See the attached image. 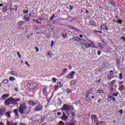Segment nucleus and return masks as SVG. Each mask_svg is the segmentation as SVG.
I'll return each mask as SVG.
<instances>
[{
	"label": "nucleus",
	"instance_id": "obj_1",
	"mask_svg": "<svg viewBox=\"0 0 125 125\" xmlns=\"http://www.w3.org/2000/svg\"><path fill=\"white\" fill-rule=\"evenodd\" d=\"M19 112L22 115L27 114V107L25 104L23 103L20 105L19 107Z\"/></svg>",
	"mask_w": 125,
	"mask_h": 125
},
{
	"label": "nucleus",
	"instance_id": "obj_2",
	"mask_svg": "<svg viewBox=\"0 0 125 125\" xmlns=\"http://www.w3.org/2000/svg\"><path fill=\"white\" fill-rule=\"evenodd\" d=\"M37 83H28L27 84V87L29 89H35L37 87Z\"/></svg>",
	"mask_w": 125,
	"mask_h": 125
},
{
	"label": "nucleus",
	"instance_id": "obj_3",
	"mask_svg": "<svg viewBox=\"0 0 125 125\" xmlns=\"http://www.w3.org/2000/svg\"><path fill=\"white\" fill-rule=\"evenodd\" d=\"M62 110V111H70L71 106H70V105L64 104L63 105Z\"/></svg>",
	"mask_w": 125,
	"mask_h": 125
},
{
	"label": "nucleus",
	"instance_id": "obj_4",
	"mask_svg": "<svg viewBox=\"0 0 125 125\" xmlns=\"http://www.w3.org/2000/svg\"><path fill=\"white\" fill-rule=\"evenodd\" d=\"M92 90H93L92 88H90V89L87 90L86 92L85 96H87V97H91V95L93 94Z\"/></svg>",
	"mask_w": 125,
	"mask_h": 125
},
{
	"label": "nucleus",
	"instance_id": "obj_5",
	"mask_svg": "<svg viewBox=\"0 0 125 125\" xmlns=\"http://www.w3.org/2000/svg\"><path fill=\"white\" fill-rule=\"evenodd\" d=\"M75 74H76V72L75 71L71 72L69 74H68L66 76V78L67 79H74V76L75 75Z\"/></svg>",
	"mask_w": 125,
	"mask_h": 125
},
{
	"label": "nucleus",
	"instance_id": "obj_6",
	"mask_svg": "<svg viewBox=\"0 0 125 125\" xmlns=\"http://www.w3.org/2000/svg\"><path fill=\"white\" fill-rule=\"evenodd\" d=\"M42 110V106L41 105H37L35 108V112H40Z\"/></svg>",
	"mask_w": 125,
	"mask_h": 125
},
{
	"label": "nucleus",
	"instance_id": "obj_7",
	"mask_svg": "<svg viewBox=\"0 0 125 125\" xmlns=\"http://www.w3.org/2000/svg\"><path fill=\"white\" fill-rule=\"evenodd\" d=\"M6 112V108L4 107L0 108V117L3 116V114Z\"/></svg>",
	"mask_w": 125,
	"mask_h": 125
},
{
	"label": "nucleus",
	"instance_id": "obj_8",
	"mask_svg": "<svg viewBox=\"0 0 125 125\" xmlns=\"http://www.w3.org/2000/svg\"><path fill=\"white\" fill-rule=\"evenodd\" d=\"M68 119V116H67L66 114H65V113H63L62 116V121H67Z\"/></svg>",
	"mask_w": 125,
	"mask_h": 125
},
{
	"label": "nucleus",
	"instance_id": "obj_9",
	"mask_svg": "<svg viewBox=\"0 0 125 125\" xmlns=\"http://www.w3.org/2000/svg\"><path fill=\"white\" fill-rule=\"evenodd\" d=\"M11 104V101L10 98L4 101V105H6V106H9Z\"/></svg>",
	"mask_w": 125,
	"mask_h": 125
},
{
	"label": "nucleus",
	"instance_id": "obj_10",
	"mask_svg": "<svg viewBox=\"0 0 125 125\" xmlns=\"http://www.w3.org/2000/svg\"><path fill=\"white\" fill-rule=\"evenodd\" d=\"M13 113H14L15 116H16V117H17V118H19V114H18V109H14L13 110Z\"/></svg>",
	"mask_w": 125,
	"mask_h": 125
},
{
	"label": "nucleus",
	"instance_id": "obj_11",
	"mask_svg": "<svg viewBox=\"0 0 125 125\" xmlns=\"http://www.w3.org/2000/svg\"><path fill=\"white\" fill-rule=\"evenodd\" d=\"M7 97H9V95H8V94H5L1 96V100H4V99L7 98Z\"/></svg>",
	"mask_w": 125,
	"mask_h": 125
},
{
	"label": "nucleus",
	"instance_id": "obj_12",
	"mask_svg": "<svg viewBox=\"0 0 125 125\" xmlns=\"http://www.w3.org/2000/svg\"><path fill=\"white\" fill-rule=\"evenodd\" d=\"M10 99H11V104H17V103H16V99H14L12 97H11Z\"/></svg>",
	"mask_w": 125,
	"mask_h": 125
},
{
	"label": "nucleus",
	"instance_id": "obj_13",
	"mask_svg": "<svg viewBox=\"0 0 125 125\" xmlns=\"http://www.w3.org/2000/svg\"><path fill=\"white\" fill-rule=\"evenodd\" d=\"M85 100L87 102V103L91 102V99H90V97H87L85 96Z\"/></svg>",
	"mask_w": 125,
	"mask_h": 125
},
{
	"label": "nucleus",
	"instance_id": "obj_14",
	"mask_svg": "<svg viewBox=\"0 0 125 125\" xmlns=\"http://www.w3.org/2000/svg\"><path fill=\"white\" fill-rule=\"evenodd\" d=\"M114 74L113 73L109 74L107 76L108 80H112L114 77Z\"/></svg>",
	"mask_w": 125,
	"mask_h": 125
},
{
	"label": "nucleus",
	"instance_id": "obj_15",
	"mask_svg": "<svg viewBox=\"0 0 125 125\" xmlns=\"http://www.w3.org/2000/svg\"><path fill=\"white\" fill-rule=\"evenodd\" d=\"M43 95H44L45 96H47V92L46 91V87H44L43 88Z\"/></svg>",
	"mask_w": 125,
	"mask_h": 125
},
{
	"label": "nucleus",
	"instance_id": "obj_16",
	"mask_svg": "<svg viewBox=\"0 0 125 125\" xmlns=\"http://www.w3.org/2000/svg\"><path fill=\"white\" fill-rule=\"evenodd\" d=\"M28 15H25L24 16V18L23 19V20H24V19H25V21H27L28 22H29V21H30V18L28 16Z\"/></svg>",
	"mask_w": 125,
	"mask_h": 125
},
{
	"label": "nucleus",
	"instance_id": "obj_17",
	"mask_svg": "<svg viewBox=\"0 0 125 125\" xmlns=\"http://www.w3.org/2000/svg\"><path fill=\"white\" fill-rule=\"evenodd\" d=\"M28 104H29V105H30V106H35L36 105V104L35 102L32 101H29L28 102Z\"/></svg>",
	"mask_w": 125,
	"mask_h": 125
},
{
	"label": "nucleus",
	"instance_id": "obj_18",
	"mask_svg": "<svg viewBox=\"0 0 125 125\" xmlns=\"http://www.w3.org/2000/svg\"><path fill=\"white\" fill-rule=\"evenodd\" d=\"M125 88V85L119 86V90H120V91H123V90H124Z\"/></svg>",
	"mask_w": 125,
	"mask_h": 125
},
{
	"label": "nucleus",
	"instance_id": "obj_19",
	"mask_svg": "<svg viewBox=\"0 0 125 125\" xmlns=\"http://www.w3.org/2000/svg\"><path fill=\"white\" fill-rule=\"evenodd\" d=\"M83 39H81L79 37H74L73 38V41H75V42H80V41H82Z\"/></svg>",
	"mask_w": 125,
	"mask_h": 125
},
{
	"label": "nucleus",
	"instance_id": "obj_20",
	"mask_svg": "<svg viewBox=\"0 0 125 125\" xmlns=\"http://www.w3.org/2000/svg\"><path fill=\"white\" fill-rule=\"evenodd\" d=\"M11 113V112H10V111H8V112H6L5 114L6 117H7V118H10L11 117L10 116Z\"/></svg>",
	"mask_w": 125,
	"mask_h": 125
},
{
	"label": "nucleus",
	"instance_id": "obj_21",
	"mask_svg": "<svg viewBox=\"0 0 125 125\" xmlns=\"http://www.w3.org/2000/svg\"><path fill=\"white\" fill-rule=\"evenodd\" d=\"M61 86H62L61 83H59L57 85V87H55V89H58V88L61 87Z\"/></svg>",
	"mask_w": 125,
	"mask_h": 125
},
{
	"label": "nucleus",
	"instance_id": "obj_22",
	"mask_svg": "<svg viewBox=\"0 0 125 125\" xmlns=\"http://www.w3.org/2000/svg\"><path fill=\"white\" fill-rule=\"evenodd\" d=\"M83 45H84V46H85V47H86V48H88V47H90L91 46V44L88 43L87 44L86 43H84Z\"/></svg>",
	"mask_w": 125,
	"mask_h": 125
},
{
	"label": "nucleus",
	"instance_id": "obj_23",
	"mask_svg": "<svg viewBox=\"0 0 125 125\" xmlns=\"http://www.w3.org/2000/svg\"><path fill=\"white\" fill-rule=\"evenodd\" d=\"M8 80L7 79H4L1 83H3V84H6L8 83Z\"/></svg>",
	"mask_w": 125,
	"mask_h": 125
},
{
	"label": "nucleus",
	"instance_id": "obj_24",
	"mask_svg": "<svg viewBox=\"0 0 125 125\" xmlns=\"http://www.w3.org/2000/svg\"><path fill=\"white\" fill-rule=\"evenodd\" d=\"M7 10V7L4 6L3 8V10H2V12H3V13H5Z\"/></svg>",
	"mask_w": 125,
	"mask_h": 125
},
{
	"label": "nucleus",
	"instance_id": "obj_25",
	"mask_svg": "<svg viewBox=\"0 0 125 125\" xmlns=\"http://www.w3.org/2000/svg\"><path fill=\"white\" fill-rule=\"evenodd\" d=\"M116 63H117L118 66H120V65L121 64V60H120V59H116Z\"/></svg>",
	"mask_w": 125,
	"mask_h": 125
},
{
	"label": "nucleus",
	"instance_id": "obj_26",
	"mask_svg": "<svg viewBox=\"0 0 125 125\" xmlns=\"http://www.w3.org/2000/svg\"><path fill=\"white\" fill-rule=\"evenodd\" d=\"M116 82V80H114L112 81H111L110 83V84L111 86H113V85H114V83H115Z\"/></svg>",
	"mask_w": 125,
	"mask_h": 125
},
{
	"label": "nucleus",
	"instance_id": "obj_27",
	"mask_svg": "<svg viewBox=\"0 0 125 125\" xmlns=\"http://www.w3.org/2000/svg\"><path fill=\"white\" fill-rule=\"evenodd\" d=\"M98 46L100 47V48H102V49L104 48V46L102 45V43L100 42H98Z\"/></svg>",
	"mask_w": 125,
	"mask_h": 125
},
{
	"label": "nucleus",
	"instance_id": "obj_28",
	"mask_svg": "<svg viewBox=\"0 0 125 125\" xmlns=\"http://www.w3.org/2000/svg\"><path fill=\"white\" fill-rule=\"evenodd\" d=\"M91 118L92 119V120H97V117L94 114L91 116Z\"/></svg>",
	"mask_w": 125,
	"mask_h": 125
},
{
	"label": "nucleus",
	"instance_id": "obj_29",
	"mask_svg": "<svg viewBox=\"0 0 125 125\" xmlns=\"http://www.w3.org/2000/svg\"><path fill=\"white\" fill-rule=\"evenodd\" d=\"M62 36L63 38V39H66L67 38V33H65L64 34L62 33Z\"/></svg>",
	"mask_w": 125,
	"mask_h": 125
},
{
	"label": "nucleus",
	"instance_id": "obj_30",
	"mask_svg": "<svg viewBox=\"0 0 125 125\" xmlns=\"http://www.w3.org/2000/svg\"><path fill=\"white\" fill-rule=\"evenodd\" d=\"M98 93H104V91L103 89H100L97 90Z\"/></svg>",
	"mask_w": 125,
	"mask_h": 125
},
{
	"label": "nucleus",
	"instance_id": "obj_31",
	"mask_svg": "<svg viewBox=\"0 0 125 125\" xmlns=\"http://www.w3.org/2000/svg\"><path fill=\"white\" fill-rule=\"evenodd\" d=\"M109 4H111V6H115V3L113 0H110L109 1Z\"/></svg>",
	"mask_w": 125,
	"mask_h": 125
},
{
	"label": "nucleus",
	"instance_id": "obj_32",
	"mask_svg": "<svg viewBox=\"0 0 125 125\" xmlns=\"http://www.w3.org/2000/svg\"><path fill=\"white\" fill-rule=\"evenodd\" d=\"M12 121H7L6 122V125H12Z\"/></svg>",
	"mask_w": 125,
	"mask_h": 125
},
{
	"label": "nucleus",
	"instance_id": "obj_33",
	"mask_svg": "<svg viewBox=\"0 0 125 125\" xmlns=\"http://www.w3.org/2000/svg\"><path fill=\"white\" fill-rule=\"evenodd\" d=\"M123 74H122V73H120L119 74V80H123Z\"/></svg>",
	"mask_w": 125,
	"mask_h": 125
},
{
	"label": "nucleus",
	"instance_id": "obj_34",
	"mask_svg": "<svg viewBox=\"0 0 125 125\" xmlns=\"http://www.w3.org/2000/svg\"><path fill=\"white\" fill-rule=\"evenodd\" d=\"M58 125H65V123H64L63 121H61L59 122Z\"/></svg>",
	"mask_w": 125,
	"mask_h": 125
},
{
	"label": "nucleus",
	"instance_id": "obj_35",
	"mask_svg": "<svg viewBox=\"0 0 125 125\" xmlns=\"http://www.w3.org/2000/svg\"><path fill=\"white\" fill-rule=\"evenodd\" d=\"M75 83H76V81H75L74 80H72V81H71V82L70 83V85H74V84H75Z\"/></svg>",
	"mask_w": 125,
	"mask_h": 125
},
{
	"label": "nucleus",
	"instance_id": "obj_36",
	"mask_svg": "<svg viewBox=\"0 0 125 125\" xmlns=\"http://www.w3.org/2000/svg\"><path fill=\"white\" fill-rule=\"evenodd\" d=\"M108 98H111L113 97V94L112 93H109V95L107 96Z\"/></svg>",
	"mask_w": 125,
	"mask_h": 125
},
{
	"label": "nucleus",
	"instance_id": "obj_37",
	"mask_svg": "<svg viewBox=\"0 0 125 125\" xmlns=\"http://www.w3.org/2000/svg\"><path fill=\"white\" fill-rule=\"evenodd\" d=\"M54 17H55V15L53 14L52 15L51 17L50 18V20H53V19H54Z\"/></svg>",
	"mask_w": 125,
	"mask_h": 125
},
{
	"label": "nucleus",
	"instance_id": "obj_38",
	"mask_svg": "<svg viewBox=\"0 0 125 125\" xmlns=\"http://www.w3.org/2000/svg\"><path fill=\"white\" fill-rule=\"evenodd\" d=\"M15 78H14V77H11L9 78V80L11 81V82L15 81Z\"/></svg>",
	"mask_w": 125,
	"mask_h": 125
},
{
	"label": "nucleus",
	"instance_id": "obj_39",
	"mask_svg": "<svg viewBox=\"0 0 125 125\" xmlns=\"http://www.w3.org/2000/svg\"><path fill=\"white\" fill-rule=\"evenodd\" d=\"M116 23H119V24H122L123 23V21L121 20H119V21H116Z\"/></svg>",
	"mask_w": 125,
	"mask_h": 125
},
{
	"label": "nucleus",
	"instance_id": "obj_40",
	"mask_svg": "<svg viewBox=\"0 0 125 125\" xmlns=\"http://www.w3.org/2000/svg\"><path fill=\"white\" fill-rule=\"evenodd\" d=\"M66 91L67 93H72V90H71V89H67Z\"/></svg>",
	"mask_w": 125,
	"mask_h": 125
},
{
	"label": "nucleus",
	"instance_id": "obj_41",
	"mask_svg": "<svg viewBox=\"0 0 125 125\" xmlns=\"http://www.w3.org/2000/svg\"><path fill=\"white\" fill-rule=\"evenodd\" d=\"M119 94L118 92L115 93H113V94H112V96H114L115 97H117V96H118V94Z\"/></svg>",
	"mask_w": 125,
	"mask_h": 125
},
{
	"label": "nucleus",
	"instance_id": "obj_42",
	"mask_svg": "<svg viewBox=\"0 0 125 125\" xmlns=\"http://www.w3.org/2000/svg\"><path fill=\"white\" fill-rule=\"evenodd\" d=\"M68 70V69L67 68H64L63 69V72H62V74L64 75L65 74V73H66V72Z\"/></svg>",
	"mask_w": 125,
	"mask_h": 125
},
{
	"label": "nucleus",
	"instance_id": "obj_43",
	"mask_svg": "<svg viewBox=\"0 0 125 125\" xmlns=\"http://www.w3.org/2000/svg\"><path fill=\"white\" fill-rule=\"evenodd\" d=\"M102 101H103V97H102V99H99V100L98 101V102L100 104V102Z\"/></svg>",
	"mask_w": 125,
	"mask_h": 125
},
{
	"label": "nucleus",
	"instance_id": "obj_44",
	"mask_svg": "<svg viewBox=\"0 0 125 125\" xmlns=\"http://www.w3.org/2000/svg\"><path fill=\"white\" fill-rule=\"evenodd\" d=\"M10 74L12 76H14V75H15V72H14V71H11Z\"/></svg>",
	"mask_w": 125,
	"mask_h": 125
},
{
	"label": "nucleus",
	"instance_id": "obj_45",
	"mask_svg": "<svg viewBox=\"0 0 125 125\" xmlns=\"http://www.w3.org/2000/svg\"><path fill=\"white\" fill-rule=\"evenodd\" d=\"M123 84H124V81H121L119 83V85L121 86L123 85Z\"/></svg>",
	"mask_w": 125,
	"mask_h": 125
},
{
	"label": "nucleus",
	"instance_id": "obj_46",
	"mask_svg": "<svg viewBox=\"0 0 125 125\" xmlns=\"http://www.w3.org/2000/svg\"><path fill=\"white\" fill-rule=\"evenodd\" d=\"M52 81L54 83H56V81H57V79L55 78H52Z\"/></svg>",
	"mask_w": 125,
	"mask_h": 125
},
{
	"label": "nucleus",
	"instance_id": "obj_47",
	"mask_svg": "<svg viewBox=\"0 0 125 125\" xmlns=\"http://www.w3.org/2000/svg\"><path fill=\"white\" fill-rule=\"evenodd\" d=\"M110 91H113V90H114V88H113V86H110Z\"/></svg>",
	"mask_w": 125,
	"mask_h": 125
},
{
	"label": "nucleus",
	"instance_id": "obj_48",
	"mask_svg": "<svg viewBox=\"0 0 125 125\" xmlns=\"http://www.w3.org/2000/svg\"><path fill=\"white\" fill-rule=\"evenodd\" d=\"M66 125H75V123L72 122V123H68Z\"/></svg>",
	"mask_w": 125,
	"mask_h": 125
},
{
	"label": "nucleus",
	"instance_id": "obj_49",
	"mask_svg": "<svg viewBox=\"0 0 125 125\" xmlns=\"http://www.w3.org/2000/svg\"><path fill=\"white\" fill-rule=\"evenodd\" d=\"M51 47H52L53 46V44H54V41H52L51 42Z\"/></svg>",
	"mask_w": 125,
	"mask_h": 125
},
{
	"label": "nucleus",
	"instance_id": "obj_50",
	"mask_svg": "<svg viewBox=\"0 0 125 125\" xmlns=\"http://www.w3.org/2000/svg\"><path fill=\"white\" fill-rule=\"evenodd\" d=\"M15 91H16V92H19V90H18V87H15Z\"/></svg>",
	"mask_w": 125,
	"mask_h": 125
},
{
	"label": "nucleus",
	"instance_id": "obj_51",
	"mask_svg": "<svg viewBox=\"0 0 125 125\" xmlns=\"http://www.w3.org/2000/svg\"><path fill=\"white\" fill-rule=\"evenodd\" d=\"M47 53L49 56H50V55H51V52L50 51H48Z\"/></svg>",
	"mask_w": 125,
	"mask_h": 125
},
{
	"label": "nucleus",
	"instance_id": "obj_52",
	"mask_svg": "<svg viewBox=\"0 0 125 125\" xmlns=\"http://www.w3.org/2000/svg\"><path fill=\"white\" fill-rule=\"evenodd\" d=\"M19 58H21V55H20V53H19V52H17Z\"/></svg>",
	"mask_w": 125,
	"mask_h": 125
},
{
	"label": "nucleus",
	"instance_id": "obj_53",
	"mask_svg": "<svg viewBox=\"0 0 125 125\" xmlns=\"http://www.w3.org/2000/svg\"><path fill=\"white\" fill-rule=\"evenodd\" d=\"M28 12H29V11H28V10H27V11L24 10L23 11V13H24V14H26V13H28Z\"/></svg>",
	"mask_w": 125,
	"mask_h": 125
},
{
	"label": "nucleus",
	"instance_id": "obj_54",
	"mask_svg": "<svg viewBox=\"0 0 125 125\" xmlns=\"http://www.w3.org/2000/svg\"><path fill=\"white\" fill-rule=\"evenodd\" d=\"M71 29H72V30H75V31L77 30V28H76V27H75L74 26H72L71 27Z\"/></svg>",
	"mask_w": 125,
	"mask_h": 125
},
{
	"label": "nucleus",
	"instance_id": "obj_55",
	"mask_svg": "<svg viewBox=\"0 0 125 125\" xmlns=\"http://www.w3.org/2000/svg\"><path fill=\"white\" fill-rule=\"evenodd\" d=\"M19 125H27V124H25L24 123H19Z\"/></svg>",
	"mask_w": 125,
	"mask_h": 125
},
{
	"label": "nucleus",
	"instance_id": "obj_56",
	"mask_svg": "<svg viewBox=\"0 0 125 125\" xmlns=\"http://www.w3.org/2000/svg\"><path fill=\"white\" fill-rule=\"evenodd\" d=\"M17 122H12V125H17Z\"/></svg>",
	"mask_w": 125,
	"mask_h": 125
},
{
	"label": "nucleus",
	"instance_id": "obj_57",
	"mask_svg": "<svg viewBox=\"0 0 125 125\" xmlns=\"http://www.w3.org/2000/svg\"><path fill=\"white\" fill-rule=\"evenodd\" d=\"M111 99L113 100V102H115V101H116V99L115 98V97H112L111 98Z\"/></svg>",
	"mask_w": 125,
	"mask_h": 125
},
{
	"label": "nucleus",
	"instance_id": "obj_58",
	"mask_svg": "<svg viewBox=\"0 0 125 125\" xmlns=\"http://www.w3.org/2000/svg\"><path fill=\"white\" fill-rule=\"evenodd\" d=\"M101 123H102V121H101V122H98L97 123L96 125H101Z\"/></svg>",
	"mask_w": 125,
	"mask_h": 125
},
{
	"label": "nucleus",
	"instance_id": "obj_59",
	"mask_svg": "<svg viewBox=\"0 0 125 125\" xmlns=\"http://www.w3.org/2000/svg\"><path fill=\"white\" fill-rule=\"evenodd\" d=\"M104 27L105 31H108V27H107V26H106V25H104Z\"/></svg>",
	"mask_w": 125,
	"mask_h": 125
},
{
	"label": "nucleus",
	"instance_id": "obj_60",
	"mask_svg": "<svg viewBox=\"0 0 125 125\" xmlns=\"http://www.w3.org/2000/svg\"><path fill=\"white\" fill-rule=\"evenodd\" d=\"M35 49H36V52H39V48L38 47H35Z\"/></svg>",
	"mask_w": 125,
	"mask_h": 125
},
{
	"label": "nucleus",
	"instance_id": "obj_61",
	"mask_svg": "<svg viewBox=\"0 0 125 125\" xmlns=\"http://www.w3.org/2000/svg\"><path fill=\"white\" fill-rule=\"evenodd\" d=\"M98 55H100L101 54V51H98Z\"/></svg>",
	"mask_w": 125,
	"mask_h": 125
},
{
	"label": "nucleus",
	"instance_id": "obj_62",
	"mask_svg": "<svg viewBox=\"0 0 125 125\" xmlns=\"http://www.w3.org/2000/svg\"><path fill=\"white\" fill-rule=\"evenodd\" d=\"M61 115H62L61 112H59L57 113V115L58 116H61Z\"/></svg>",
	"mask_w": 125,
	"mask_h": 125
},
{
	"label": "nucleus",
	"instance_id": "obj_63",
	"mask_svg": "<svg viewBox=\"0 0 125 125\" xmlns=\"http://www.w3.org/2000/svg\"><path fill=\"white\" fill-rule=\"evenodd\" d=\"M19 24H23V22L22 21H21L19 22Z\"/></svg>",
	"mask_w": 125,
	"mask_h": 125
},
{
	"label": "nucleus",
	"instance_id": "obj_64",
	"mask_svg": "<svg viewBox=\"0 0 125 125\" xmlns=\"http://www.w3.org/2000/svg\"><path fill=\"white\" fill-rule=\"evenodd\" d=\"M0 125H4V123H3V122H0Z\"/></svg>",
	"mask_w": 125,
	"mask_h": 125
}]
</instances>
